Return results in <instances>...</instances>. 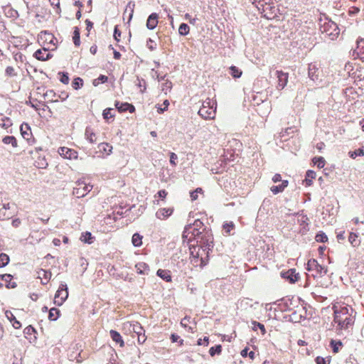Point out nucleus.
<instances>
[{
    "label": "nucleus",
    "mask_w": 364,
    "mask_h": 364,
    "mask_svg": "<svg viewBox=\"0 0 364 364\" xmlns=\"http://www.w3.org/2000/svg\"><path fill=\"white\" fill-rule=\"evenodd\" d=\"M80 240L85 243L92 244L93 242V237L90 232H86L82 234Z\"/></svg>",
    "instance_id": "nucleus-31"
},
{
    "label": "nucleus",
    "mask_w": 364,
    "mask_h": 364,
    "mask_svg": "<svg viewBox=\"0 0 364 364\" xmlns=\"http://www.w3.org/2000/svg\"><path fill=\"white\" fill-rule=\"evenodd\" d=\"M216 102L210 100L203 102L198 110V114L205 119H213L215 116Z\"/></svg>",
    "instance_id": "nucleus-5"
},
{
    "label": "nucleus",
    "mask_w": 364,
    "mask_h": 364,
    "mask_svg": "<svg viewBox=\"0 0 364 364\" xmlns=\"http://www.w3.org/2000/svg\"><path fill=\"white\" fill-rule=\"evenodd\" d=\"M33 56L37 60L41 61L47 60L52 58V55H50V53L48 52V50L46 48L37 50L34 53Z\"/></svg>",
    "instance_id": "nucleus-15"
},
{
    "label": "nucleus",
    "mask_w": 364,
    "mask_h": 364,
    "mask_svg": "<svg viewBox=\"0 0 364 364\" xmlns=\"http://www.w3.org/2000/svg\"><path fill=\"white\" fill-rule=\"evenodd\" d=\"M143 236L136 232L132 235V243L134 247H140L142 245Z\"/></svg>",
    "instance_id": "nucleus-27"
},
{
    "label": "nucleus",
    "mask_w": 364,
    "mask_h": 364,
    "mask_svg": "<svg viewBox=\"0 0 364 364\" xmlns=\"http://www.w3.org/2000/svg\"><path fill=\"white\" fill-rule=\"evenodd\" d=\"M108 77L106 75H100L97 78L93 80V85L98 86L100 83H105L107 81Z\"/></svg>",
    "instance_id": "nucleus-42"
},
{
    "label": "nucleus",
    "mask_w": 364,
    "mask_h": 364,
    "mask_svg": "<svg viewBox=\"0 0 364 364\" xmlns=\"http://www.w3.org/2000/svg\"><path fill=\"white\" fill-rule=\"evenodd\" d=\"M203 229H207L204 224L200 220L196 219L193 223H189L185 227L184 231L182 235L183 241L188 242H193V237L196 235H198L199 232L203 231Z\"/></svg>",
    "instance_id": "nucleus-2"
},
{
    "label": "nucleus",
    "mask_w": 364,
    "mask_h": 364,
    "mask_svg": "<svg viewBox=\"0 0 364 364\" xmlns=\"http://www.w3.org/2000/svg\"><path fill=\"white\" fill-rule=\"evenodd\" d=\"M348 155L352 159H355L357 156H363L364 155V150L363 149H358L353 151H349Z\"/></svg>",
    "instance_id": "nucleus-44"
},
{
    "label": "nucleus",
    "mask_w": 364,
    "mask_h": 364,
    "mask_svg": "<svg viewBox=\"0 0 364 364\" xmlns=\"http://www.w3.org/2000/svg\"><path fill=\"white\" fill-rule=\"evenodd\" d=\"M99 151L106 155H109L112 151V146L108 143H100L98 144Z\"/></svg>",
    "instance_id": "nucleus-25"
},
{
    "label": "nucleus",
    "mask_w": 364,
    "mask_h": 364,
    "mask_svg": "<svg viewBox=\"0 0 364 364\" xmlns=\"http://www.w3.org/2000/svg\"><path fill=\"white\" fill-rule=\"evenodd\" d=\"M16 213V205L14 203H8L3 205L0 209V220H9Z\"/></svg>",
    "instance_id": "nucleus-7"
},
{
    "label": "nucleus",
    "mask_w": 364,
    "mask_h": 364,
    "mask_svg": "<svg viewBox=\"0 0 364 364\" xmlns=\"http://www.w3.org/2000/svg\"><path fill=\"white\" fill-rule=\"evenodd\" d=\"M330 345L331 347L332 348L333 353H338L343 344L340 341L331 340Z\"/></svg>",
    "instance_id": "nucleus-39"
},
{
    "label": "nucleus",
    "mask_w": 364,
    "mask_h": 364,
    "mask_svg": "<svg viewBox=\"0 0 364 364\" xmlns=\"http://www.w3.org/2000/svg\"><path fill=\"white\" fill-rule=\"evenodd\" d=\"M5 316L7 319L12 323V326L14 328L18 329L21 327V323L16 320V317L11 311L6 310L5 311Z\"/></svg>",
    "instance_id": "nucleus-20"
},
{
    "label": "nucleus",
    "mask_w": 364,
    "mask_h": 364,
    "mask_svg": "<svg viewBox=\"0 0 364 364\" xmlns=\"http://www.w3.org/2000/svg\"><path fill=\"white\" fill-rule=\"evenodd\" d=\"M145 84H146V82L144 80L141 79L140 80L139 78H137V82H136V86H138L139 87H144V89L143 90H141V92H144L146 90V86H145Z\"/></svg>",
    "instance_id": "nucleus-57"
},
{
    "label": "nucleus",
    "mask_w": 364,
    "mask_h": 364,
    "mask_svg": "<svg viewBox=\"0 0 364 364\" xmlns=\"http://www.w3.org/2000/svg\"><path fill=\"white\" fill-rule=\"evenodd\" d=\"M185 18L189 21L190 23L194 25L196 21V18H192L189 14H185Z\"/></svg>",
    "instance_id": "nucleus-64"
},
{
    "label": "nucleus",
    "mask_w": 364,
    "mask_h": 364,
    "mask_svg": "<svg viewBox=\"0 0 364 364\" xmlns=\"http://www.w3.org/2000/svg\"><path fill=\"white\" fill-rule=\"evenodd\" d=\"M2 141L5 144H11L14 148L17 147V140L14 136H6L3 138Z\"/></svg>",
    "instance_id": "nucleus-28"
},
{
    "label": "nucleus",
    "mask_w": 364,
    "mask_h": 364,
    "mask_svg": "<svg viewBox=\"0 0 364 364\" xmlns=\"http://www.w3.org/2000/svg\"><path fill=\"white\" fill-rule=\"evenodd\" d=\"M92 186L85 183L82 181H77L76 186L73 188V194L77 198L85 197L91 190Z\"/></svg>",
    "instance_id": "nucleus-6"
},
{
    "label": "nucleus",
    "mask_w": 364,
    "mask_h": 364,
    "mask_svg": "<svg viewBox=\"0 0 364 364\" xmlns=\"http://www.w3.org/2000/svg\"><path fill=\"white\" fill-rule=\"evenodd\" d=\"M6 74L8 75V76H15L16 75V73H15L14 71V69L13 67L11 66H8L6 68Z\"/></svg>",
    "instance_id": "nucleus-55"
},
{
    "label": "nucleus",
    "mask_w": 364,
    "mask_h": 364,
    "mask_svg": "<svg viewBox=\"0 0 364 364\" xmlns=\"http://www.w3.org/2000/svg\"><path fill=\"white\" fill-rule=\"evenodd\" d=\"M58 154L65 159H73L77 158V152L68 147H60Z\"/></svg>",
    "instance_id": "nucleus-11"
},
{
    "label": "nucleus",
    "mask_w": 364,
    "mask_h": 364,
    "mask_svg": "<svg viewBox=\"0 0 364 364\" xmlns=\"http://www.w3.org/2000/svg\"><path fill=\"white\" fill-rule=\"evenodd\" d=\"M177 159H178L177 155L175 153L171 152L170 154V163H171V164H172L173 166H176V161Z\"/></svg>",
    "instance_id": "nucleus-60"
},
{
    "label": "nucleus",
    "mask_w": 364,
    "mask_h": 364,
    "mask_svg": "<svg viewBox=\"0 0 364 364\" xmlns=\"http://www.w3.org/2000/svg\"><path fill=\"white\" fill-rule=\"evenodd\" d=\"M68 296V287L65 284H60L58 291L55 293L54 304L61 306Z\"/></svg>",
    "instance_id": "nucleus-9"
},
{
    "label": "nucleus",
    "mask_w": 364,
    "mask_h": 364,
    "mask_svg": "<svg viewBox=\"0 0 364 364\" xmlns=\"http://www.w3.org/2000/svg\"><path fill=\"white\" fill-rule=\"evenodd\" d=\"M113 110L114 109L112 108H107V109H105L103 111V113H102L103 117L105 119H108L109 118H112L114 116V114L112 113Z\"/></svg>",
    "instance_id": "nucleus-48"
},
{
    "label": "nucleus",
    "mask_w": 364,
    "mask_h": 364,
    "mask_svg": "<svg viewBox=\"0 0 364 364\" xmlns=\"http://www.w3.org/2000/svg\"><path fill=\"white\" fill-rule=\"evenodd\" d=\"M222 351V346L221 345H216L215 346H213L209 350V353L211 356H214L215 355H220Z\"/></svg>",
    "instance_id": "nucleus-41"
},
{
    "label": "nucleus",
    "mask_w": 364,
    "mask_h": 364,
    "mask_svg": "<svg viewBox=\"0 0 364 364\" xmlns=\"http://www.w3.org/2000/svg\"><path fill=\"white\" fill-rule=\"evenodd\" d=\"M316 364H330V360L318 356L316 358Z\"/></svg>",
    "instance_id": "nucleus-54"
},
{
    "label": "nucleus",
    "mask_w": 364,
    "mask_h": 364,
    "mask_svg": "<svg viewBox=\"0 0 364 364\" xmlns=\"http://www.w3.org/2000/svg\"><path fill=\"white\" fill-rule=\"evenodd\" d=\"M132 330L133 332L135 333L138 336L139 343H144L146 339V337L145 336V331L143 327L139 323H136L132 325Z\"/></svg>",
    "instance_id": "nucleus-10"
},
{
    "label": "nucleus",
    "mask_w": 364,
    "mask_h": 364,
    "mask_svg": "<svg viewBox=\"0 0 364 364\" xmlns=\"http://www.w3.org/2000/svg\"><path fill=\"white\" fill-rule=\"evenodd\" d=\"M109 335L113 341H114L116 343H118L120 347H123L124 346V342L121 335L117 331L111 330L109 331Z\"/></svg>",
    "instance_id": "nucleus-21"
},
{
    "label": "nucleus",
    "mask_w": 364,
    "mask_h": 364,
    "mask_svg": "<svg viewBox=\"0 0 364 364\" xmlns=\"http://www.w3.org/2000/svg\"><path fill=\"white\" fill-rule=\"evenodd\" d=\"M173 213L172 208H160L156 213V216L157 218L160 220L166 219L169 217Z\"/></svg>",
    "instance_id": "nucleus-17"
},
{
    "label": "nucleus",
    "mask_w": 364,
    "mask_h": 364,
    "mask_svg": "<svg viewBox=\"0 0 364 364\" xmlns=\"http://www.w3.org/2000/svg\"><path fill=\"white\" fill-rule=\"evenodd\" d=\"M312 161L318 168H321L325 166L326 161L322 156L314 157Z\"/></svg>",
    "instance_id": "nucleus-37"
},
{
    "label": "nucleus",
    "mask_w": 364,
    "mask_h": 364,
    "mask_svg": "<svg viewBox=\"0 0 364 364\" xmlns=\"http://www.w3.org/2000/svg\"><path fill=\"white\" fill-rule=\"evenodd\" d=\"M270 189L274 194H277L284 191L283 187H282L280 184L278 186H273L271 187Z\"/></svg>",
    "instance_id": "nucleus-53"
},
{
    "label": "nucleus",
    "mask_w": 364,
    "mask_h": 364,
    "mask_svg": "<svg viewBox=\"0 0 364 364\" xmlns=\"http://www.w3.org/2000/svg\"><path fill=\"white\" fill-rule=\"evenodd\" d=\"M316 173L312 170H309L306 173L305 183L306 186H311L312 184V179L315 178Z\"/></svg>",
    "instance_id": "nucleus-29"
},
{
    "label": "nucleus",
    "mask_w": 364,
    "mask_h": 364,
    "mask_svg": "<svg viewBox=\"0 0 364 364\" xmlns=\"http://www.w3.org/2000/svg\"><path fill=\"white\" fill-rule=\"evenodd\" d=\"M356 53L357 56L360 59H363L364 57V38H360L357 41V48L354 50V53Z\"/></svg>",
    "instance_id": "nucleus-22"
},
{
    "label": "nucleus",
    "mask_w": 364,
    "mask_h": 364,
    "mask_svg": "<svg viewBox=\"0 0 364 364\" xmlns=\"http://www.w3.org/2000/svg\"><path fill=\"white\" fill-rule=\"evenodd\" d=\"M234 224L233 223H225L223 225V228L225 231V232L227 233H230V230L233 229L234 228Z\"/></svg>",
    "instance_id": "nucleus-56"
},
{
    "label": "nucleus",
    "mask_w": 364,
    "mask_h": 364,
    "mask_svg": "<svg viewBox=\"0 0 364 364\" xmlns=\"http://www.w3.org/2000/svg\"><path fill=\"white\" fill-rule=\"evenodd\" d=\"M320 31L332 41L337 38L340 33V29L337 24L328 18H325L323 21L321 20Z\"/></svg>",
    "instance_id": "nucleus-3"
},
{
    "label": "nucleus",
    "mask_w": 364,
    "mask_h": 364,
    "mask_svg": "<svg viewBox=\"0 0 364 364\" xmlns=\"http://www.w3.org/2000/svg\"><path fill=\"white\" fill-rule=\"evenodd\" d=\"M73 40L75 46H79L80 45V30L77 27H75Z\"/></svg>",
    "instance_id": "nucleus-34"
},
{
    "label": "nucleus",
    "mask_w": 364,
    "mask_h": 364,
    "mask_svg": "<svg viewBox=\"0 0 364 364\" xmlns=\"http://www.w3.org/2000/svg\"><path fill=\"white\" fill-rule=\"evenodd\" d=\"M156 274L166 282L171 281V276L170 274V272L168 270L159 269H158Z\"/></svg>",
    "instance_id": "nucleus-26"
},
{
    "label": "nucleus",
    "mask_w": 364,
    "mask_h": 364,
    "mask_svg": "<svg viewBox=\"0 0 364 364\" xmlns=\"http://www.w3.org/2000/svg\"><path fill=\"white\" fill-rule=\"evenodd\" d=\"M316 240L319 242H326L328 240L326 235L323 232L318 233L315 237Z\"/></svg>",
    "instance_id": "nucleus-49"
},
{
    "label": "nucleus",
    "mask_w": 364,
    "mask_h": 364,
    "mask_svg": "<svg viewBox=\"0 0 364 364\" xmlns=\"http://www.w3.org/2000/svg\"><path fill=\"white\" fill-rule=\"evenodd\" d=\"M9 257L5 253L0 254V267H6L9 262Z\"/></svg>",
    "instance_id": "nucleus-40"
},
{
    "label": "nucleus",
    "mask_w": 364,
    "mask_h": 364,
    "mask_svg": "<svg viewBox=\"0 0 364 364\" xmlns=\"http://www.w3.org/2000/svg\"><path fill=\"white\" fill-rule=\"evenodd\" d=\"M146 46L151 51H153L156 49V43L151 38L147 39Z\"/></svg>",
    "instance_id": "nucleus-51"
},
{
    "label": "nucleus",
    "mask_w": 364,
    "mask_h": 364,
    "mask_svg": "<svg viewBox=\"0 0 364 364\" xmlns=\"http://www.w3.org/2000/svg\"><path fill=\"white\" fill-rule=\"evenodd\" d=\"M306 269L309 272H315L316 274H313L314 277L320 276L323 277L327 273V269L318 264L317 260L312 259H309L307 263Z\"/></svg>",
    "instance_id": "nucleus-8"
},
{
    "label": "nucleus",
    "mask_w": 364,
    "mask_h": 364,
    "mask_svg": "<svg viewBox=\"0 0 364 364\" xmlns=\"http://www.w3.org/2000/svg\"><path fill=\"white\" fill-rule=\"evenodd\" d=\"M208 337H204L203 339L202 338H199L197 341V343L198 345L199 346H202V345H204V346H208Z\"/></svg>",
    "instance_id": "nucleus-61"
},
{
    "label": "nucleus",
    "mask_w": 364,
    "mask_h": 364,
    "mask_svg": "<svg viewBox=\"0 0 364 364\" xmlns=\"http://www.w3.org/2000/svg\"><path fill=\"white\" fill-rule=\"evenodd\" d=\"M242 70H240L235 65H232L230 67V74L234 77V78H239L242 75Z\"/></svg>",
    "instance_id": "nucleus-33"
},
{
    "label": "nucleus",
    "mask_w": 364,
    "mask_h": 364,
    "mask_svg": "<svg viewBox=\"0 0 364 364\" xmlns=\"http://www.w3.org/2000/svg\"><path fill=\"white\" fill-rule=\"evenodd\" d=\"M86 139L91 144L96 142V134L90 127H87L85 132Z\"/></svg>",
    "instance_id": "nucleus-24"
},
{
    "label": "nucleus",
    "mask_w": 364,
    "mask_h": 364,
    "mask_svg": "<svg viewBox=\"0 0 364 364\" xmlns=\"http://www.w3.org/2000/svg\"><path fill=\"white\" fill-rule=\"evenodd\" d=\"M135 268L138 274L144 275L149 274L150 270L149 265L145 262H139L136 264Z\"/></svg>",
    "instance_id": "nucleus-19"
},
{
    "label": "nucleus",
    "mask_w": 364,
    "mask_h": 364,
    "mask_svg": "<svg viewBox=\"0 0 364 364\" xmlns=\"http://www.w3.org/2000/svg\"><path fill=\"white\" fill-rule=\"evenodd\" d=\"M196 241V244L204 248V250H210L213 247V237L211 231L208 229H203V231L196 235L193 237V242Z\"/></svg>",
    "instance_id": "nucleus-4"
},
{
    "label": "nucleus",
    "mask_w": 364,
    "mask_h": 364,
    "mask_svg": "<svg viewBox=\"0 0 364 364\" xmlns=\"http://www.w3.org/2000/svg\"><path fill=\"white\" fill-rule=\"evenodd\" d=\"M241 355L244 358L249 356L250 359L253 360L255 358V352H249V348H245L241 351Z\"/></svg>",
    "instance_id": "nucleus-47"
},
{
    "label": "nucleus",
    "mask_w": 364,
    "mask_h": 364,
    "mask_svg": "<svg viewBox=\"0 0 364 364\" xmlns=\"http://www.w3.org/2000/svg\"><path fill=\"white\" fill-rule=\"evenodd\" d=\"M158 19H159V15L156 13L151 14L149 16L147 21H146V28L149 30L154 29L158 24V22H159Z\"/></svg>",
    "instance_id": "nucleus-16"
},
{
    "label": "nucleus",
    "mask_w": 364,
    "mask_h": 364,
    "mask_svg": "<svg viewBox=\"0 0 364 364\" xmlns=\"http://www.w3.org/2000/svg\"><path fill=\"white\" fill-rule=\"evenodd\" d=\"M317 70H318V69L315 65L310 64L309 65L308 75H309V77L312 80H315L316 79H317V75H316V73L317 72Z\"/></svg>",
    "instance_id": "nucleus-30"
},
{
    "label": "nucleus",
    "mask_w": 364,
    "mask_h": 364,
    "mask_svg": "<svg viewBox=\"0 0 364 364\" xmlns=\"http://www.w3.org/2000/svg\"><path fill=\"white\" fill-rule=\"evenodd\" d=\"M22 136L27 141H29L31 136V129L28 124H22L20 127Z\"/></svg>",
    "instance_id": "nucleus-23"
},
{
    "label": "nucleus",
    "mask_w": 364,
    "mask_h": 364,
    "mask_svg": "<svg viewBox=\"0 0 364 364\" xmlns=\"http://www.w3.org/2000/svg\"><path fill=\"white\" fill-rule=\"evenodd\" d=\"M114 105L119 112L129 111L130 113H133L135 111L134 105L128 102H120L119 101H116Z\"/></svg>",
    "instance_id": "nucleus-14"
},
{
    "label": "nucleus",
    "mask_w": 364,
    "mask_h": 364,
    "mask_svg": "<svg viewBox=\"0 0 364 364\" xmlns=\"http://www.w3.org/2000/svg\"><path fill=\"white\" fill-rule=\"evenodd\" d=\"M58 74L61 75V77L60 78V81L65 85H68L69 83V80H70L68 74L67 73H61V72H60Z\"/></svg>",
    "instance_id": "nucleus-50"
},
{
    "label": "nucleus",
    "mask_w": 364,
    "mask_h": 364,
    "mask_svg": "<svg viewBox=\"0 0 364 364\" xmlns=\"http://www.w3.org/2000/svg\"><path fill=\"white\" fill-rule=\"evenodd\" d=\"M348 241L353 247H357L360 245V241L358 240V235L354 232L350 233Z\"/></svg>",
    "instance_id": "nucleus-35"
},
{
    "label": "nucleus",
    "mask_w": 364,
    "mask_h": 364,
    "mask_svg": "<svg viewBox=\"0 0 364 364\" xmlns=\"http://www.w3.org/2000/svg\"><path fill=\"white\" fill-rule=\"evenodd\" d=\"M60 315V310L56 308H51L49 310L48 318L50 321H56Z\"/></svg>",
    "instance_id": "nucleus-32"
},
{
    "label": "nucleus",
    "mask_w": 364,
    "mask_h": 364,
    "mask_svg": "<svg viewBox=\"0 0 364 364\" xmlns=\"http://www.w3.org/2000/svg\"><path fill=\"white\" fill-rule=\"evenodd\" d=\"M252 329L254 331H256L258 328V329H260L262 335L265 334L266 330H265L264 326L263 324H262L257 321H252Z\"/></svg>",
    "instance_id": "nucleus-43"
},
{
    "label": "nucleus",
    "mask_w": 364,
    "mask_h": 364,
    "mask_svg": "<svg viewBox=\"0 0 364 364\" xmlns=\"http://www.w3.org/2000/svg\"><path fill=\"white\" fill-rule=\"evenodd\" d=\"M38 277L41 279L43 284H46L51 277V272L45 269H41L38 272Z\"/></svg>",
    "instance_id": "nucleus-18"
},
{
    "label": "nucleus",
    "mask_w": 364,
    "mask_h": 364,
    "mask_svg": "<svg viewBox=\"0 0 364 364\" xmlns=\"http://www.w3.org/2000/svg\"><path fill=\"white\" fill-rule=\"evenodd\" d=\"M26 57L21 53H17L14 55V60L16 61V62H21L23 63V60H25Z\"/></svg>",
    "instance_id": "nucleus-58"
},
{
    "label": "nucleus",
    "mask_w": 364,
    "mask_h": 364,
    "mask_svg": "<svg viewBox=\"0 0 364 364\" xmlns=\"http://www.w3.org/2000/svg\"><path fill=\"white\" fill-rule=\"evenodd\" d=\"M282 277L293 284L298 281L299 274L296 272L294 269H291L287 272H282Z\"/></svg>",
    "instance_id": "nucleus-13"
},
{
    "label": "nucleus",
    "mask_w": 364,
    "mask_h": 364,
    "mask_svg": "<svg viewBox=\"0 0 364 364\" xmlns=\"http://www.w3.org/2000/svg\"><path fill=\"white\" fill-rule=\"evenodd\" d=\"M121 36V31L117 28V26H115L114 31V38L116 41H119V37Z\"/></svg>",
    "instance_id": "nucleus-63"
},
{
    "label": "nucleus",
    "mask_w": 364,
    "mask_h": 364,
    "mask_svg": "<svg viewBox=\"0 0 364 364\" xmlns=\"http://www.w3.org/2000/svg\"><path fill=\"white\" fill-rule=\"evenodd\" d=\"M334 318L333 321L337 323L338 328L346 330L352 327L355 322L356 312L350 306H333Z\"/></svg>",
    "instance_id": "nucleus-1"
},
{
    "label": "nucleus",
    "mask_w": 364,
    "mask_h": 364,
    "mask_svg": "<svg viewBox=\"0 0 364 364\" xmlns=\"http://www.w3.org/2000/svg\"><path fill=\"white\" fill-rule=\"evenodd\" d=\"M83 85V80L80 77H75L73 82L72 86L75 90H78Z\"/></svg>",
    "instance_id": "nucleus-45"
},
{
    "label": "nucleus",
    "mask_w": 364,
    "mask_h": 364,
    "mask_svg": "<svg viewBox=\"0 0 364 364\" xmlns=\"http://www.w3.org/2000/svg\"><path fill=\"white\" fill-rule=\"evenodd\" d=\"M277 77L278 78V84L277 88L278 90H282L287 85L288 82V73H284L283 71L277 70L276 72Z\"/></svg>",
    "instance_id": "nucleus-12"
},
{
    "label": "nucleus",
    "mask_w": 364,
    "mask_h": 364,
    "mask_svg": "<svg viewBox=\"0 0 364 364\" xmlns=\"http://www.w3.org/2000/svg\"><path fill=\"white\" fill-rule=\"evenodd\" d=\"M294 128L293 127H288L285 129L284 131H282L280 132V137L284 138V140H286V137L289 136L291 134H293Z\"/></svg>",
    "instance_id": "nucleus-46"
},
{
    "label": "nucleus",
    "mask_w": 364,
    "mask_h": 364,
    "mask_svg": "<svg viewBox=\"0 0 364 364\" xmlns=\"http://www.w3.org/2000/svg\"><path fill=\"white\" fill-rule=\"evenodd\" d=\"M6 14L9 16L10 17H16L18 16V12L16 10H14L11 8H9Z\"/></svg>",
    "instance_id": "nucleus-62"
},
{
    "label": "nucleus",
    "mask_w": 364,
    "mask_h": 364,
    "mask_svg": "<svg viewBox=\"0 0 364 364\" xmlns=\"http://www.w3.org/2000/svg\"><path fill=\"white\" fill-rule=\"evenodd\" d=\"M163 107L162 108L161 106L158 107H157V112L159 113V114H161L163 113L166 109H168V107L169 105V102L168 100H165L163 102Z\"/></svg>",
    "instance_id": "nucleus-52"
},
{
    "label": "nucleus",
    "mask_w": 364,
    "mask_h": 364,
    "mask_svg": "<svg viewBox=\"0 0 364 364\" xmlns=\"http://www.w3.org/2000/svg\"><path fill=\"white\" fill-rule=\"evenodd\" d=\"M35 332H36L35 328L31 326H27L23 330V333L25 335H31L33 333H35Z\"/></svg>",
    "instance_id": "nucleus-59"
},
{
    "label": "nucleus",
    "mask_w": 364,
    "mask_h": 364,
    "mask_svg": "<svg viewBox=\"0 0 364 364\" xmlns=\"http://www.w3.org/2000/svg\"><path fill=\"white\" fill-rule=\"evenodd\" d=\"M172 88V82L169 81L168 79L164 80V82L161 84V91L165 94H167L168 92H170Z\"/></svg>",
    "instance_id": "nucleus-38"
},
{
    "label": "nucleus",
    "mask_w": 364,
    "mask_h": 364,
    "mask_svg": "<svg viewBox=\"0 0 364 364\" xmlns=\"http://www.w3.org/2000/svg\"><path fill=\"white\" fill-rule=\"evenodd\" d=\"M190 28L188 24L183 23L179 26L178 33L181 36H186L189 33Z\"/></svg>",
    "instance_id": "nucleus-36"
}]
</instances>
